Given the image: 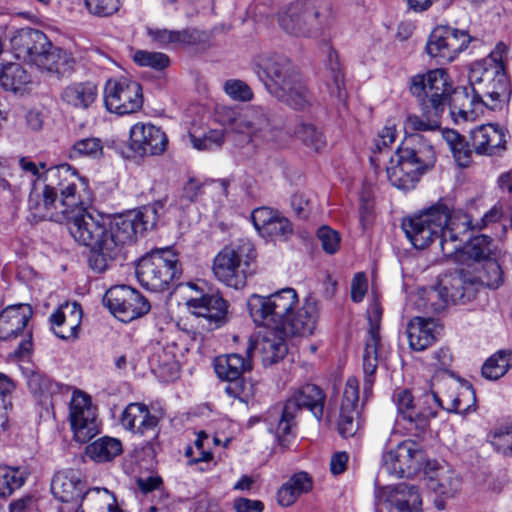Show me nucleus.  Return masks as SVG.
I'll list each match as a JSON object with an SVG mask.
<instances>
[{"label": "nucleus", "mask_w": 512, "mask_h": 512, "mask_svg": "<svg viewBox=\"0 0 512 512\" xmlns=\"http://www.w3.org/2000/svg\"><path fill=\"white\" fill-rule=\"evenodd\" d=\"M44 179L46 184L42 202L38 204L39 216L56 222L66 220L74 240L90 248L89 266L97 273L108 269L138 233L153 228L158 209L164 207V202L159 200L142 211L108 218L85 208L92 201L88 180L79 176L70 165L46 169Z\"/></svg>", "instance_id": "obj_1"}, {"label": "nucleus", "mask_w": 512, "mask_h": 512, "mask_svg": "<svg viewBox=\"0 0 512 512\" xmlns=\"http://www.w3.org/2000/svg\"><path fill=\"white\" fill-rule=\"evenodd\" d=\"M484 208L480 199L470 200L464 209H452L438 201L404 219L402 228L415 248L425 249L439 238L443 255L452 257L465 243L467 233L472 232L474 223L479 219L477 216L484 212Z\"/></svg>", "instance_id": "obj_2"}, {"label": "nucleus", "mask_w": 512, "mask_h": 512, "mask_svg": "<svg viewBox=\"0 0 512 512\" xmlns=\"http://www.w3.org/2000/svg\"><path fill=\"white\" fill-rule=\"evenodd\" d=\"M255 71L278 100L297 110L310 104V93L300 71L286 55L270 53L258 57Z\"/></svg>", "instance_id": "obj_3"}, {"label": "nucleus", "mask_w": 512, "mask_h": 512, "mask_svg": "<svg viewBox=\"0 0 512 512\" xmlns=\"http://www.w3.org/2000/svg\"><path fill=\"white\" fill-rule=\"evenodd\" d=\"M436 162V153L430 140L420 133L407 135L387 167L390 183L401 190L414 189L421 176Z\"/></svg>", "instance_id": "obj_4"}, {"label": "nucleus", "mask_w": 512, "mask_h": 512, "mask_svg": "<svg viewBox=\"0 0 512 512\" xmlns=\"http://www.w3.org/2000/svg\"><path fill=\"white\" fill-rule=\"evenodd\" d=\"M11 45L18 59L39 69L61 72L71 68L73 58L67 51L54 47L40 30L22 28L11 38Z\"/></svg>", "instance_id": "obj_5"}, {"label": "nucleus", "mask_w": 512, "mask_h": 512, "mask_svg": "<svg viewBox=\"0 0 512 512\" xmlns=\"http://www.w3.org/2000/svg\"><path fill=\"white\" fill-rule=\"evenodd\" d=\"M298 304L293 288L281 289L267 297L253 294L247 306L255 324L274 330H283Z\"/></svg>", "instance_id": "obj_6"}, {"label": "nucleus", "mask_w": 512, "mask_h": 512, "mask_svg": "<svg viewBox=\"0 0 512 512\" xmlns=\"http://www.w3.org/2000/svg\"><path fill=\"white\" fill-rule=\"evenodd\" d=\"M136 277L147 290L163 291L181 274L177 255L168 248L152 251L140 259Z\"/></svg>", "instance_id": "obj_7"}, {"label": "nucleus", "mask_w": 512, "mask_h": 512, "mask_svg": "<svg viewBox=\"0 0 512 512\" xmlns=\"http://www.w3.org/2000/svg\"><path fill=\"white\" fill-rule=\"evenodd\" d=\"M409 89L425 109L436 115L444 111L453 93L449 76L441 68L412 76Z\"/></svg>", "instance_id": "obj_8"}, {"label": "nucleus", "mask_w": 512, "mask_h": 512, "mask_svg": "<svg viewBox=\"0 0 512 512\" xmlns=\"http://www.w3.org/2000/svg\"><path fill=\"white\" fill-rule=\"evenodd\" d=\"M469 81L472 91L483 98L488 109L501 110L509 103L512 86L505 68L486 70L478 65L469 69Z\"/></svg>", "instance_id": "obj_9"}, {"label": "nucleus", "mask_w": 512, "mask_h": 512, "mask_svg": "<svg viewBox=\"0 0 512 512\" xmlns=\"http://www.w3.org/2000/svg\"><path fill=\"white\" fill-rule=\"evenodd\" d=\"M255 258V250L249 244L237 248L224 247L214 258V276L228 287L241 289L246 285L250 261Z\"/></svg>", "instance_id": "obj_10"}, {"label": "nucleus", "mask_w": 512, "mask_h": 512, "mask_svg": "<svg viewBox=\"0 0 512 512\" xmlns=\"http://www.w3.org/2000/svg\"><path fill=\"white\" fill-rule=\"evenodd\" d=\"M278 23L287 33L296 37L318 34L325 21L321 9L313 1L296 2L279 13Z\"/></svg>", "instance_id": "obj_11"}, {"label": "nucleus", "mask_w": 512, "mask_h": 512, "mask_svg": "<svg viewBox=\"0 0 512 512\" xmlns=\"http://www.w3.org/2000/svg\"><path fill=\"white\" fill-rule=\"evenodd\" d=\"M435 399V395H427L426 392L416 397L408 390L397 393L398 413L410 434L420 436L429 427L430 419L437 415V411L432 406Z\"/></svg>", "instance_id": "obj_12"}, {"label": "nucleus", "mask_w": 512, "mask_h": 512, "mask_svg": "<svg viewBox=\"0 0 512 512\" xmlns=\"http://www.w3.org/2000/svg\"><path fill=\"white\" fill-rule=\"evenodd\" d=\"M104 103L111 113H136L143 105L142 87L139 82L128 77L110 78L104 86Z\"/></svg>", "instance_id": "obj_13"}, {"label": "nucleus", "mask_w": 512, "mask_h": 512, "mask_svg": "<svg viewBox=\"0 0 512 512\" xmlns=\"http://www.w3.org/2000/svg\"><path fill=\"white\" fill-rule=\"evenodd\" d=\"M471 41L473 38L465 30L439 26L431 32L426 44V52L437 63L446 64L455 60Z\"/></svg>", "instance_id": "obj_14"}, {"label": "nucleus", "mask_w": 512, "mask_h": 512, "mask_svg": "<svg viewBox=\"0 0 512 512\" xmlns=\"http://www.w3.org/2000/svg\"><path fill=\"white\" fill-rule=\"evenodd\" d=\"M459 385L449 377L435 376L432 379L431 390L427 395H435V403L432 406L440 407L448 412L466 413L475 405V392L471 386H463L458 391Z\"/></svg>", "instance_id": "obj_15"}, {"label": "nucleus", "mask_w": 512, "mask_h": 512, "mask_svg": "<svg viewBox=\"0 0 512 512\" xmlns=\"http://www.w3.org/2000/svg\"><path fill=\"white\" fill-rule=\"evenodd\" d=\"M69 421L74 439L79 443H87L99 432L96 407L90 395L75 390L69 402Z\"/></svg>", "instance_id": "obj_16"}, {"label": "nucleus", "mask_w": 512, "mask_h": 512, "mask_svg": "<svg viewBox=\"0 0 512 512\" xmlns=\"http://www.w3.org/2000/svg\"><path fill=\"white\" fill-rule=\"evenodd\" d=\"M425 461V451L413 440H404L383 455V467L398 478L415 474Z\"/></svg>", "instance_id": "obj_17"}, {"label": "nucleus", "mask_w": 512, "mask_h": 512, "mask_svg": "<svg viewBox=\"0 0 512 512\" xmlns=\"http://www.w3.org/2000/svg\"><path fill=\"white\" fill-rule=\"evenodd\" d=\"M51 492L61 502L58 512H84L81 502L86 493V484L78 470L58 471L52 478Z\"/></svg>", "instance_id": "obj_18"}, {"label": "nucleus", "mask_w": 512, "mask_h": 512, "mask_svg": "<svg viewBox=\"0 0 512 512\" xmlns=\"http://www.w3.org/2000/svg\"><path fill=\"white\" fill-rule=\"evenodd\" d=\"M109 310L121 321L128 322L146 314L150 304L137 290L126 286L109 289L103 299Z\"/></svg>", "instance_id": "obj_19"}, {"label": "nucleus", "mask_w": 512, "mask_h": 512, "mask_svg": "<svg viewBox=\"0 0 512 512\" xmlns=\"http://www.w3.org/2000/svg\"><path fill=\"white\" fill-rule=\"evenodd\" d=\"M368 321L370 324L365 340L363 353V371L365 374L364 393L367 394L372 387L374 375L380 358L382 357L384 346L379 334L382 308L377 301L370 304L368 310Z\"/></svg>", "instance_id": "obj_20"}, {"label": "nucleus", "mask_w": 512, "mask_h": 512, "mask_svg": "<svg viewBox=\"0 0 512 512\" xmlns=\"http://www.w3.org/2000/svg\"><path fill=\"white\" fill-rule=\"evenodd\" d=\"M428 489L435 494L434 506L438 510L446 508V500L455 497L461 490L462 480L447 466L428 463L425 470Z\"/></svg>", "instance_id": "obj_21"}, {"label": "nucleus", "mask_w": 512, "mask_h": 512, "mask_svg": "<svg viewBox=\"0 0 512 512\" xmlns=\"http://www.w3.org/2000/svg\"><path fill=\"white\" fill-rule=\"evenodd\" d=\"M379 500L388 504L390 512H422V497L417 486L407 483L380 489Z\"/></svg>", "instance_id": "obj_22"}, {"label": "nucleus", "mask_w": 512, "mask_h": 512, "mask_svg": "<svg viewBox=\"0 0 512 512\" xmlns=\"http://www.w3.org/2000/svg\"><path fill=\"white\" fill-rule=\"evenodd\" d=\"M131 148L141 155H160L168 144L164 131L151 123L138 122L130 129Z\"/></svg>", "instance_id": "obj_23"}, {"label": "nucleus", "mask_w": 512, "mask_h": 512, "mask_svg": "<svg viewBox=\"0 0 512 512\" xmlns=\"http://www.w3.org/2000/svg\"><path fill=\"white\" fill-rule=\"evenodd\" d=\"M359 382L356 378L347 379L341 404L338 420L339 433L345 437H352L359 429Z\"/></svg>", "instance_id": "obj_24"}, {"label": "nucleus", "mask_w": 512, "mask_h": 512, "mask_svg": "<svg viewBox=\"0 0 512 512\" xmlns=\"http://www.w3.org/2000/svg\"><path fill=\"white\" fill-rule=\"evenodd\" d=\"M251 218L256 230L265 238L286 241L293 234L292 223L271 208H256Z\"/></svg>", "instance_id": "obj_25"}, {"label": "nucleus", "mask_w": 512, "mask_h": 512, "mask_svg": "<svg viewBox=\"0 0 512 512\" xmlns=\"http://www.w3.org/2000/svg\"><path fill=\"white\" fill-rule=\"evenodd\" d=\"M439 283L452 304H465L477 292L475 278H471L469 271L466 272L464 268L445 274Z\"/></svg>", "instance_id": "obj_26"}, {"label": "nucleus", "mask_w": 512, "mask_h": 512, "mask_svg": "<svg viewBox=\"0 0 512 512\" xmlns=\"http://www.w3.org/2000/svg\"><path fill=\"white\" fill-rule=\"evenodd\" d=\"M474 152L479 155H498L506 149L504 131L497 125L484 124L470 131Z\"/></svg>", "instance_id": "obj_27"}, {"label": "nucleus", "mask_w": 512, "mask_h": 512, "mask_svg": "<svg viewBox=\"0 0 512 512\" xmlns=\"http://www.w3.org/2000/svg\"><path fill=\"white\" fill-rule=\"evenodd\" d=\"M325 400L326 395L320 387L314 384H305L286 401V412L290 414L307 409L317 420H320L323 416Z\"/></svg>", "instance_id": "obj_28"}, {"label": "nucleus", "mask_w": 512, "mask_h": 512, "mask_svg": "<svg viewBox=\"0 0 512 512\" xmlns=\"http://www.w3.org/2000/svg\"><path fill=\"white\" fill-rule=\"evenodd\" d=\"M120 423L126 430L139 435L153 432L157 436L159 419L151 414L149 408L139 402L130 403L123 410Z\"/></svg>", "instance_id": "obj_29"}, {"label": "nucleus", "mask_w": 512, "mask_h": 512, "mask_svg": "<svg viewBox=\"0 0 512 512\" xmlns=\"http://www.w3.org/2000/svg\"><path fill=\"white\" fill-rule=\"evenodd\" d=\"M478 93L462 88L454 92V97L450 104V113L456 122L474 121L481 116L487 105Z\"/></svg>", "instance_id": "obj_30"}, {"label": "nucleus", "mask_w": 512, "mask_h": 512, "mask_svg": "<svg viewBox=\"0 0 512 512\" xmlns=\"http://www.w3.org/2000/svg\"><path fill=\"white\" fill-rule=\"evenodd\" d=\"M240 133L249 136L250 140H267L272 136V123L267 112L261 107L247 108L237 120Z\"/></svg>", "instance_id": "obj_31"}, {"label": "nucleus", "mask_w": 512, "mask_h": 512, "mask_svg": "<svg viewBox=\"0 0 512 512\" xmlns=\"http://www.w3.org/2000/svg\"><path fill=\"white\" fill-rule=\"evenodd\" d=\"M193 314L208 321V328L215 329L226 322L227 302L218 294L204 295L189 301Z\"/></svg>", "instance_id": "obj_32"}, {"label": "nucleus", "mask_w": 512, "mask_h": 512, "mask_svg": "<svg viewBox=\"0 0 512 512\" xmlns=\"http://www.w3.org/2000/svg\"><path fill=\"white\" fill-rule=\"evenodd\" d=\"M254 350L255 344L250 338L246 348V357L238 353L218 356L214 361V369L217 376L227 382L239 378L245 371L252 368L251 357Z\"/></svg>", "instance_id": "obj_33"}, {"label": "nucleus", "mask_w": 512, "mask_h": 512, "mask_svg": "<svg viewBox=\"0 0 512 512\" xmlns=\"http://www.w3.org/2000/svg\"><path fill=\"white\" fill-rule=\"evenodd\" d=\"M318 317V303L316 300L309 298L301 308L296 312L293 311L282 331L290 335L309 336L316 329Z\"/></svg>", "instance_id": "obj_34"}, {"label": "nucleus", "mask_w": 512, "mask_h": 512, "mask_svg": "<svg viewBox=\"0 0 512 512\" xmlns=\"http://www.w3.org/2000/svg\"><path fill=\"white\" fill-rule=\"evenodd\" d=\"M32 315L29 305H12L0 313V339L8 340L17 337L27 326Z\"/></svg>", "instance_id": "obj_35"}, {"label": "nucleus", "mask_w": 512, "mask_h": 512, "mask_svg": "<svg viewBox=\"0 0 512 512\" xmlns=\"http://www.w3.org/2000/svg\"><path fill=\"white\" fill-rule=\"evenodd\" d=\"M436 323L431 318L414 317L407 326L409 346L415 351H423L436 341Z\"/></svg>", "instance_id": "obj_36"}, {"label": "nucleus", "mask_w": 512, "mask_h": 512, "mask_svg": "<svg viewBox=\"0 0 512 512\" xmlns=\"http://www.w3.org/2000/svg\"><path fill=\"white\" fill-rule=\"evenodd\" d=\"M82 309L77 302H67L61 305L51 316V323L67 324V329H61L56 332V336L64 339H74L78 335V331L82 321Z\"/></svg>", "instance_id": "obj_37"}, {"label": "nucleus", "mask_w": 512, "mask_h": 512, "mask_svg": "<svg viewBox=\"0 0 512 512\" xmlns=\"http://www.w3.org/2000/svg\"><path fill=\"white\" fill-rule=\"evenodd\" d=\"M98 88L92 81L74 82L67 85L61 93V99L68 106L87 109L97 99Z\"/></svg>", "instance_id": "obj_38"}, {"label": "nucleus", "mask_w": 512, "mask_h": 512, "mask_svg": "<svg viewBox=\"0 0 512 512\" xmlns=\"http://www.w3.org/2000/svg\"><path fill=\"white\" fill-rule=\"evenodd\" d=\"M492 239L487 235H477L470 239L469 243L461 248L453 255H458L460 261H467V267L472 270L480 266L486 260L492 258L491 249Z\"/></svg>", "instance_id": "obj_39"}, {"label": "nucleus", "mask_w": 512, "mask_h": 512, "mask_svg": "<svg viewBox=\"0 0 512 512\" xmlns=\"http://www.w3.org/2000/svg\"><path fill=\"white\" fill-rule=\"evenodd\" d=\"M312 478L306 472L293 474L277 491V503L282 507L292 506L304 493L312 490Z\"/></svg>", "instance_id": "obj_40"}, {"label": "nucleus", "mask_w": 512, "mask_h": 512, "mask_svg": "<svg viewBox=\"0 0 512 512\" xmlns=\"http://www.w3.org/2000/svg\"><path fill=\"white\" fill-rule=\"evenodd\" d=\"M287 335L282 330L268 331L259 342H254L255 349L261 352L262 362L264 365H272L277 363L287 353V345L284 336Z\"/></svg>", "instance_id": "obj_41"}, {"label": "nucleus", "mask_w": 512, "mask_h": 512, "mask_svg": "<svg viewBox=\"0 0 512 512\" xmlns=\"http://www.w3.org/2000/svg\"><path fill=\"white\" fill-rule=\"evenodd\" d=\"M31 84V76L25 68L14 62L2 64L0 67V87L8 92L19 93Z\"/></svg>", "instance_id": "obj_42"}, {"label": "nucleus", "mask_w": 512, "mask_h": 512, "mask_svg": "<svg viewBox=\"0 0 512 512\" xmlns=\"http://www.w3.org/2000/svg\"><path fill=\"white\" fill-rule=\"evenodd\" d=\"M441 136L451 151L456 164L461 168L468 167L472 162V150L465 138L452 129L441 131Z\"/></svg>", "instance_id": "obj_43"}, {"label": "nucleus", "mask_w": 512, "mask_h": 512, "mask_svg": "<svg viewBox=\"0 0 512 512\" xmlns=\"http://www.w3.org/2000/svg\"><path fill=\"white\" fill-rule=\"evenodd\" d=\"M148 35L159 45H189L194 44L198 40L196 30L186 28L183 30L168 29H148Z\"/></svg>", "instance_id": "obj_44"}, {"label": "nucleus", "mask_w": 512, "mask_h": 512, "mask_svg": "<svg viewBox=\"0 0 512 512\" xmlns=\"http://www.w3.org/2000/svg\"><path fill=\"white\" fill-rule=\"evenodd\" d=\"M471 278H475V287L479 283L487 286L491 289L499 288L503 282V271L499 263L495 258H490L483 262L480 266L473 269V273L471 274Z\"/></svg>", "instance_id": "obj_45"}, {"label": "nucleus", "mask_w": 512, "mask_h": 512, "mask_svg": "<svg viewBox=\"0 0 512 512\" xmlns=\"http://www.w3.org/2000/svg\"><path fill=\"white\" fill-rule=\"evenodd\" d=\"M121 452V442L111 437H101L86 447V455L96 462L110 461Z\"/></svg>", "instance_id": "obj_46"}, {"label": "nucleus", "mask_w": 512, "mask_h": 512, "mask_svg": "<svg viewBox=\"0 0 512 512\" xmlns=\"http://www.w3.org/2000/svg\"><path fill=\"white\" fill-rule=\"evenodd\" d=\"M443 292L439 282L436 286L421 289L418 292V307L427 312H441L450 303L447 294Z\"/></svg>", "instance_id": "obj_47"}, {"label": "nucleus", "mask_w": 512, "mask_h": 512, "mask_svg": "<svg viewBox=\"0 0 512 512\" xmlns=\"http://www.w3.org/2000/svg\"><path fill=\"white\" fill-rule=\"evenodd\" d=\"M512 366V351H499L491 356L482 367V375L489 380L504 376Z\"/></svg>", "instance_id": "obj_48"}, {"label": "nucleus", "mask_w": 512, "mask_h": 512, "mask_svg": "<svg viewBox=\"0 0 512 512\" xmlns=\"http://www.w3.org/2000/svg\"><path fill=\"white\" fill-rule=\"evenodd\" d=\"M326 85L332 96L342 98L344 96V76L338 56L335 52L328 55V66L326 69Z\"/></svg>", "instance_id": "obj_49"}, {"label": "nucleus", "mask_w": 512, "mask_h": 512, "mask_svg": "<svg viewBox=\"0 0 512 512\" xmlns=\"http://www.w3.org/2000/svg\"><path fill=\"white\" fill-rule=\"evenodd\" d=\"M26 476L19 468L0 465V497H9L21 488Z\"/></svg>", "instance_id": "obj_50"}, {"label": "nucleus", "mask_w": 512, "mask_h": 512, "mask_svg": "<svg viewBox=\"0 0 512 512\" xmlns=\"http://www.w3.org/2000/svg\"><path fill=\"white\" fill-rule=\"evenodd\" d=\"M103 154L102 141L97 137L83 138L77 140L69 150L70 159L83 157L99 158Z\"/></svg>", "instance_id": "obj_51"}, {"label": "nucleus", "mask_w": 512, "mask_h": 512, "mask_svg": "<svg viewBox=\"0 0 512 512\" xmlns=\"http://www.w3.org/2000/svg\"><path fill=\"white\" fill-rule=\"evenodd\" d=\"M296 136L315 151L321 150L325 144L323 133L312 123L301 122L295 129Z\"/></svg>", "instance_id": "obj_52"}, {"label": "nucleus", "mask_w": 512, "mask_h": 512, "mask_svg": "<svg viewBox=\"0 0 512 512\" xmlns=\"http://www.w3.org/2000/svg\"><path fill=\"white\" fill-rule=\"evenodd\" d=\"M225 392L240 402L247 403L256 392V385L251 379L235 378L227 382Z\"/></svg>", "instance_id": "obj_53"}, {"label": "nucleus", "mask_w": 512, "mask_h": 512, "mask_svg": "<svg viewBox=\"0 0 512 512\" xmlns=\"http://www.w3.org/2000/svg\"><path fill=\"white\" fill-rule=\"evenodd\" d=\"M192 146L199 151L214 150L222 146L224 142L223 130H209L201 137L189 134Z\"/></svg>", "instance_id": "obj_54"}, {"label": "nucleus", "mask_w": 512, "mask_h": 512, "mask_svg": "<svg viewBox=\"0 0 512 512\" xmlns=\"http://www.w3.org/2000/svg\"><path fill=\"white\" fill-rule=\"evenodd\" d=\"M133 60L140 66L150 67L156 70H162L168 67L169 57L161 52H150L138 50L133 55Z\"/></svg>", "instance_id": "obj_55"}, {"label": "nucleus", "mask_w": 512, "mask_h": 512, "mask_svg": "<svg viewBox=\"0 0 512 512\" xmlns=\"http://www.w3.org/2000/svg\"><path fill=\"white\" fill-rule=\"evenodd\" d=\"M84 4L90 14L109 17L120 9L121 0H84Z\"/></svg>", "instance_id": "obj_56"}, {"label": "nucleus", "mask_w": 512, "mask_h": 512, "mask_svg": "<svg viewBox=\"0 0 512 512\" xmlns=\"http://www.w3.org/2000/svg\"><path fill=\"white\" fill-rule=\"evenodd\" d=\"M507 53V47L503 43H498L493 51L490 52V54L482 59L475 61L472 63L470 69H476V67L479 65L482 68H485L486 70L494 69L496 67L505 68L504 66V56Z\"/></svg>", "instance_id": "obj_57"}, {"label": "nucleus", "mask_w": 512, "mask_h": 512, "mask_svg": "<svg viewBox=\"0 0 512 512\" xmlns=\"http://www.w3.org/2000/svg\"><path fill=\"white\" fill-rule=\"evenodd\" d=\"M317 237L321 242L322 249L327 254H334L340 247V235L336 230L328 226H322L317 231Z\"/></svg>", "instance_id": "obj_58"}, {"label": "nucleus", "mask_w": 512, "mask_h": 512, "mask_svg": "<svg viewBox=\"0 0 512 512\" xmlns=\"http://www.w3.org/2000/svg\"><path fill=\"white\" fill-rule=\"evenodd\" d=\"M439 115L434 113V117L427 119L417 115H410L406 120V128L416 132L439 131L441 125L438 119Z\"/></svg>", "instance_id": "obj_59"}, {"label": "nucleus", "mask_w": 512, "mask_h": 512, "mask_svg": "<svg viewBox=\"0 0 512 512\" xmlns=\"http://www.w3.org/2000/svg\"><path fill=\"white\" fill-rule=\"evenodd\" d=\"M490 442L498 452L512 457V426L494 432V434L491 435Z\"/></svg>", "instance_id": "obj_60"}, {"label": "nucleus", "mask_w": 512, "mask_h": 512, "mask_svg": "<svg viewBox=\"0 0 512 512\" xmlns=\"http://www.w3.org/2000/svg\"><path fill=\"white\" fill-rule=\"evenodd\" d=\"M224 90L234 100L249 101L253 97L250 87L241 80H228L224 84Z\"/></svg>", "instance_id": "obj_61"}, {"label": "nucleus", "mask_w": 512, "mask_h": 512, "mask_svg": "<svg viewBox=\"0 0 512 512\" xmlns=\"http://www.w3.org/2000/svg\"><path fill=\"white\" fill-rule=\"evenodd\" d=\"M503 217V208L500 204H495L489 210L484 211L477 222L474 223V231H481L490 225L497 223Z\"/></svg>", "instance_id": "obj_62"}, {"label": "nucleus", "mask_w": 512, "mask_h": 512, "mask_svg": "<svg viewBox=\"0 0 512 512\" xmlns=\"http://www.w3.org/2000/svg\"><path fill=\"white\" fill-rule=\"evenodd\" d=\"M194 448L197 451V456L193 458L191 463L207 462L212 459V453L209 447V436L205 432L201 431L197 434Z\"/></svg>", "instance_id": "obj_63"}, {"label": "nucleus", "mask_w": 512, "mask_h": 512, "mask_svg": "<svg viewBox=\"0 0 512 512\" xmlns=\"http://www.w3.org/2000/svg\"><path fill=\"white\" fill-rule=\"evenodd\" d=\"M233 508L236 512H263L264 503L260 500L238 497L233 501Z\"/></svg>", "instance_id": "obj_64"}]
</instances>
